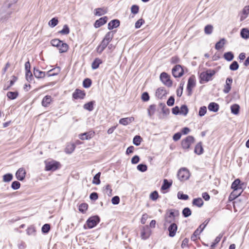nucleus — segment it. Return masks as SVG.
<instances>
[{
	"label": "nucleus",
	"instance_id": "obj_1",
	"mask_svg": "<svg viewBox=\"0 0 249 249\" xmlns=\"http://www.w3.org/2000/svg\"><path fill=\"white\" fill-rule=\"evenodd\" d=\"M215 69H208L202 71L198 75L199 82L200 84L207 83L213 80V77L216 73Z\"/></svg>",
	"mask_w": 249,
	"mask_h": 249
},
{
	"label": "nucleus",
	"instance_id": "obj_2",
	"mask_svg": "<svg viewBox=\"0 0 249 249\" xmlns=\"http://www.w3.org/2000/svg\"><path fill=\"white\" fill-rule=\"evenodd\" d=\"M44 163L46 171L54 172L61 167L60 162L53 159L45 160Z\"/></svg>",
	"mask_w": 249,
	"mask_h": 249
},
{
	"label": "nucleus",
	"instance_id": "obj_3",
	"mask_svg": "<svg viewBox=\"0 0 249 249\" xmlns=\"http://www.w3.org/2000/svg\"><path fill=\"white\" fill-rule=\"evenodd\" d=\"M101 218L98 215H94L89 217L84 224L85 230L91 229L96 227L100 222Z\"/></svg>",
	"mask_w": 249,
	"mask_h": 249
},
{
	"label": "nucleus",
	"instance_id": "obj_4",
	"mask_svg": "<svg viewBox=\"0 0 249 249\" xmlns=\"http://www.w3.org/2000/svg\"><path fill=\"white\" fill-rule=\"evenodd\" d=\"M195 141L196 139L193 136L188 135L181 140V146L185 151H188Z\"/></svg>",
	"mask_w": 249,
	"mask_h": 249
},
{
	"label": "nucleus",
	"instance_id": "obj_5",
	"mask_svg": "<svg viewBox=\"0 0 249 249\" xmlns=\"http://www.w3.org/2000/svg\"><path fill=\"white\" fill-rule=\"evenodd\" d=\"M16 8L3 9V6L1 7L0 13V21L5 22L11 17L12 14L15 11Z\"/></svg>",
	"mask_w": 249,
	"mask_h": 249
},
{
	"label": "nucleus",
	"instance_id": "obj_6",
	"mask_svg": "<svg viewBox=\"0 0 249 249\" xmlns=\"http://www.w3.org/2000/svg\"><path fill=\"white\" fill-rule=\"evenodd\" d=\"M185 67L180 64H177L172 69V75L175 78H180L185 73Z\"/></svg>",
	"mask_w": 249,
	"mask_h": 249
},
{
	"label": "nucleus",
	"instance_id": "obj_7",
	"mask_svg": "<svg viewBox=\"0 0 249 249\" xmlns=\"http://www.w3.org/2000/svg\"><path fill=\"white\" fill-rule=\"evenodd\" d=\"M196 86V77L194 75H192L188 79L186 87L187 95L191 96L193 93V89Z\"/></svg>",
	"mask_w": 249,
	"mask_h": 249
},
{
	"label": "nucleus",
	"instance_id": "obj_8",
	"mask_svg": "<svg viewBox=\"0 0 249 249\" xmlns=\"http://www.w3.org/2000/svg\"><path fill=\"white\" fill-rule=\"evenodd\" d=\"M160 79L162 83L166 87L170 88L173 85V81L171 79L170 75L166 72H162L160 75Z\"/></svg>",
	"mask_w": 249,
	"mask_h": 249
},
{
	"label": "nucleus",
	"instance_id": "obj_9",
	"mask_svg": "<svg viewBox=\"0 0 249 249\" xmlns=\"http://www.w3.org/2000/svg\"><path fill=\"white\" fill-rule=\"evenodd\" d=\"M177 177L180 181H185L189 178L190 172L187 168L182 167L178 171Z\"/></svg>",
	"mask_w": 249,
	"mask_h": 249
},
{
	"label": "nucleus",
	"instance_id": "obj_10",
	"mask_svg": "<svg viewBox=\"0 0 249 249\" xmlns=\"http://www.w3.org/2000/svg\"><path fill=\"white\" fill-rule=\"evenodd\" d=\"M246 186V183L241 181L239 178L235 179L231 183V189L234 191H238L242 190V192L244 191Z\"/></svg>",
	"mask_w": 249,
	"mask_h": 249
},
{
	"label": "nucleus",
	"instance_id": "obj_11",
	"mask_svg": "<svg viewBox=\"0 0 249 249\" xmlns=\"http://www.w3.org/2000/svg\"><path fill=\"white\" fill-rule=\"evenodd\" d=\"M86 95V93L84 90H81L79 89H76L72 94V99L73 100L84 99Z\"/></svg>",
	"mask_w": 249,
	"mask_h": 249
},
{
	"label": "nucleus",
	"instance_id": "obj_12",
	"mask_svg": "<svg viewBox=\"0 0 249 249\" xmlns=\"http://www.w3.org/2000/svg\"><path fill=\"white\" fill-rule=\"evenodd\" d=\"M151 234V230L148 225H145L142 227L141 232V237L142 239L145 240L148 239Z\"/></svg>",
	"mask_w": 249,
	"mask_h": 249
},
{
	"label": "nucleus",
	"instance_id": "obj_13",
	"mask_svg": "<svg viewBox=\"0 0 249 249\" xmlns=\"http://www.w3.org/2000/svg\"><path fill=\"white\" fill-rule=\"evenodd\" d=\"M164 215L175 220L176 217L179 215V212L178 210L175 209H169L166 211Z\"/></svg>",
	"mask_w": 249,
	"mask_h": 249
},
{
	"label": "nucleus",
	"instance_id": "obj_14",
	"mask_svg": "<svg viewBox=\"0 0 249 249\" xmlns=\"http://www.w3.org/2000/svg\"><path fill=\"white\" fill-rule=\"evenodd\" d=\"M95 135L94 130H91L79 134L78 137L82 140H89L93 138Z\"/></svg>",
	"mask_w": 249,
	"mask_h": 249
},
{
	"label": "nucleus",
	"instance_id": "obj_15",
	"mask_svg": "<svg viewBox=\"0 0 249 249\" xmlns=\"http://www.w3.org/2000/svg\"><path fill=\"white\" fill-rule=\"evenodd\" d=\"M26 171L23 167L19 168L16 172L15 176L17 180L23 181L25 179Z\"/></svg>",
	"mask_w": 249,
	"mask_h": 249
},
{
	"label": "nucleus",
	"instance_id": "obj_16",
	"mask_svg": "<svg viewBox=\"0 0 249 249\" xmlns=\"http://www.w3.org/2000/svg\"><path fill=\"white\" fill-rule=\"evenodd\" d=\"M233 82L232 78L231 76L228 77L226 80V83L224 86L223 91L224 93H229L231 89V85Z\"/></svg>",
	"mask_w": 249,
	"mask_h": 249
},
{
	"label": "nucleus",
	"instance_id": "obj_17",
	"mask_svg": "<svg viewBox=\"0 0 249 249\" xmlns=\"http://www.w3.org/2000/svg\"><path fill=\"white\" fill-rule=\"evenodd\" d=\"M173 181L172 179H164L162 184L160 187V190L163 194L167 193V191L164 192V190L169 189L172 185Z\"/></svg>",
	"mask_w": 249,
	"mask_h": 249
},
{
	"label": "nucleus",
	"instance_id": "obj_18",
	"mask_svg": "<svg viewBox=\"0 0 249 249\" xmlns=\"http://www.w3.org/2000/svg\"><path fill=\"white\" fill-rule=\"evenodd\" d=\"M178 228V227L176 223H173L170 224L167 228V230L169 231L168 236L170 237H174L176 234Z\"/></svg>",
	"mask_w": 249,
	"mask_h": 249
},
{
	"label": "nucleus",
	"instance_id": "obj_19",
	"mask_svg": "<svg viewBox=\"0 0 249 249\" xmlns=\"http://www.w3.org/2000/svg\"><path fill=\"white\" fill-rule=\"evenodd\" d=\"M108 20L107 16H104L95 20L93 24L95 28H98L105 24Z\"/></svg>",
	"mask_w": 249,
	"mask_h": 249
},
{
	"label": "nucleus",
	"instance_id": "obj_20",
	"mask_svg": "<svg viewBox=\"0 0 249 249\" xmlns=\"http://www.w3.org/2000/svg\"><path fill=\"white\" fill-rule=\"evenodd\" d=\"M121 22L119 19L115 18L110 21L107 24V29L110 31H112L114 29L119 27Z\"/></svg>",
	"mask_w": 249,
	"mask_h": 249
},
{
	"label": "nucleus",
	"instance_id": "obj_21",
	"mask_svg": "<svg viewBox=\"0 0 249 249\" xmlns=\"http://www.w3.org/2000/svg\"><path fill=\"white\" fill-rule=\"evenodd\" d=\"M33 73L35 77L37 79L43 78L46 75V73L45 71H40L36 67H34L33 68Z\"/></svg>",
	"mask_w": 249,
	"mask_h": 249
},
{
	"label": "nucleus",
	"instance_id": "obj_22",
	"mask_svg": "<svg viewBox=\"0 0 249 249\" xmlns=\"http://www.w3.org/2000/svg\"><path fill=\"white\" fill-rule=\"evenodd\" d=\"M168 94V92L163 87L159 88L156 91V96L159 99H161L163 97H165Z\"/></svg>",
	"mask_w": 249,
	"mask_h": 249
},
{
	"label": "nucleus",
	"instance_id": "obj_23",
	"mask_svg": "<svg viewBox=\"0 0 249 249\" xmlns=\"http://www.w3.org/2000/svg\"><path fill=\"white\" fill-rule=\"evenodd\" d=\"M18 0H6L3 4V9H6L12 7L16 8Z\"/></svg>",
	"mask_w": 249,
	"mask_h": 249
},
{
	"label": "nucleus",
	"instance_id": "obj_24",
	"mask_svg": "<svg viewBox=\"0 0 249 249\" xmlns=\"http://www.w3.org/2000/svg\"><path fill=\"white\" fill-rule=\"evenodd\" d=\"M194 153L197 155H201L204 153L202 142H199L195 146Z\"/></svg>",
	"mask_w": 249,
	"mask_h": 249
},
{
	"label": "nucleus",
	"instance_id": "obj_25",
	"mask_svg": "<svg viewBox=\"0 0 249 249\" xmlns=\"http://www.w3.org/2000/svg\"><path fill=\"white\" fill-rule=\"evenodd\" d=\"M61 71V68L59 66H57L55 68L52 69L51 70L48 71L46 73V75L48 77H52L57 75Z\"/></svg>",
	"mask_w": 249,
	"mask_h": 249
},
{
	"label": "nucleus",
	"instance_id": "obj_26",
	"mask_svg": "<svg viewBox=\"0 0 249 249\" xmlns=\"http://www.w3.org/2000/svg\"><path fill=\"white\" fill-rule=\"evenodd\" d=\"M25 79L33 76L31 71V64L29 60H28L25 63Z\"/></svg>",
	"mask_w": 249,
	"mask_h": 249
},
{
	"label": "nucleus",
	"instance_id": "obj_27",
	"mask_svg": "<svg viewBox=\"0 0 249 249\" xmlns=\"http://www.w3.org/2000/svg\"><path fill=\"white\" fill-rule=\"evenodd\" d=\"M95 101L94 100H91L83 105V108L89 112L92 111L94 109V106H95Z\"/></svg>",
	"mask_w": 249,
	"mask_h": 249
},
{
	"label": "nucleus",
	"instance_id": "obj_28",
	"mask_svg": "<svg viewBox=\"0 0 249 249\" xmlns=\"http://www.w3.org/2000/svg\"><path fill=\"white\" fill-rule=\"evenodd\" d=\"M53 99L51 95H45L41 101V105L44 107H48L52 102Z\"/></svg>",
	"mask_w": 249,
	"mask_h": 249
},
{
	"label": "nucleus",
	"instance_id": "obj_29",
	"mask_svg": "<svg viewBox=\"0 0 249 249\" xmlns=\"http://www.w3.org/2000/svg\"><path fill=\"white\" fill-rule=\"evenodd\" d=\"M135 119L133 117L123 118L119 120L120 124L126 126L134 121Z\"/></svg>",
	"mask_w": 249,
	"mask_h": 249
},
{
	"label": "nucleus",
	"instance_id": "obj_30",
	"mask_svg": "<svg viewBox=\"0 0 249 249\" xmlns=\"http://www.w3.org/2000/svg\"><path fill=\"white\" fill-rule=\"evenodd\" d=\"M208 110L213 112H217L219 109V105L215 102H211L208 106Z\"/></svg>",
	"mask_w": 249,
	"mask_h": 249
},
{
	"label": "nucleus",
	"instance_id": "obj_31",
	"mask_svg": "<svg viewBox=\"0 0 249 249\" xmlns=\"http://www.w3.org/2000/svg\"><path fill=\"white\" fill-rule=\"evenodd\" d=\"M117 31L116 30H112L108 32L105 36L103 40L107 41L109 43L112 40L114 35L116 34Z\"/></svg>",
	"mask_w": 249,
	"mask_h": 249
},
{
	"label": "nucleus",
	"instance_id": "obj_32",
	"mask_svg": "<svg viewBox=\"0 0 249 249\" xmlns=\"http://www.w3.org/2000/svg\"><path fill=\"white\" fill-rule=\"evenodd\" d=\"M69 48V46L68 44L63 40H62V42L59 44V47L57 48L60 53L67 52L68 51Z\"/></svg>",
	"mask_w": 249,
	"mask_h": 249
},
{
	"label": "nucleus",
	"instance_id": "obj_33",
	"mask_svg": "<svg viewBox=\"0 0 249 249\" xmlns=\"http://www.w3.org/2000/svg\"><path fill=\"white\" fill-rule=\"evenodd\" d=\"M103 63V60L99 58L96 57L91 63V68L93 70L97 69L100 65Z\"/></svg>",
	"mask_w": 249,
	"mask_h": 249
},
{
	"label": "nucleus",
	"instance_id": "obj_34",
	"mask_svg": "<svg viewBox=\"0 0 249 249\" xmlns=\"http://www.w3.org/2000/svg\"><path fill=\"white\" fill-rule=\"evenodd\" d=\"M192 203L193 206L201 208L204 204V201L202 198L196 197L193 199Z\"/></svg>",
	"mask_w": 249,
	"mask_h": 249
},
{
	"label": "nucleus",
	"instance_id": "obj_35",
	"mask_svg": "<svg viewBox=\"0 0 249 249\" xmlns=\"http://www.w3.org/2000/svg\"><path fill=\"white\" fill-rule=\"evenodd\" d=\"M107 12V8L104 7H100L95 9L94 11V14L97 16H102Z\"/></svg>",
	"mask_w": 249,
	"mask_h": 249
},
{
	"label": "nucleus",
	"instance_id": "obj_36",
	"mask_svg": "<svg viewBox=\"0 0 249 249\" xmlns=\"http://www.w3.org/2000/svg\"><path fill=\"white\" fill-rule=\"evenodd\" d=\"M226 39L225 38H221L215 44L214 48L216 50H221L226 44Z\"/></svg>",
	"mask_w": 249,
	"mask_h": 249
},
{
	"label": "nucleus",
	"instance_id": "obj_37",
	"mask_svg": "<svg viewBox=\"0 0 249 249\" xmlns=\"http://www.w3.org/2000/svg\"><path fill=\"white\" fill-rule=\"evenodd\" d=\"M230 108L231 113L232 114L237 115L239 114L240 107L238 104H234L231 106Z\"/></svg>",
	"mask_w": 249,
	"mask_h": 249
},
{
	"label": "nucleus",
	"instance_id": "obj_38",
	"mask_svg": "<svg viewBox=\"0 0 249 249\" xmlns=\"http://www.w3.org/2000/svg\"><path fill=\"white\" fill-rule=\"evenodd\" d=\"M234 57V53L231 51H229L224 53L223 55V57L225 60L228 62H231L232 61Z\"/></svg>",
	"mask_w": 249,
	"mask_h": 249
},
{
	"label": "nucleus",
	"instance_id": "obj_39",
	"mask_svg": "<svg viewBox=\"0 0 249 249\" xmlns=\"http://www.w3.org/2000/svg\"><path fill=\"white\" fill-rule=\"evenodd\" d=\"M19 92L18 90L15 91H8L6 94L7 98L10 100L16 99L18 96Z\"/></svg>",
	"mask_w": 249,
	"mask_h": 249
},
{
	"label": "nucleus",
	"instance_id": "obj_40",
	"mask_svg": "<svg viewBox=\"0 0 249 249\" xmlns=\"http://www.w3.org/2000/svg\"><path fill=\"white\" fill-rule=\"evenodd\" d=\"M240 36L244 39H248L249 38V29L247 28H243L241 29L240 33Z\"/></svg>",
	"mask_w": 249,
	"mask_h": 249
},
{
	"label": "nucleus",
	"instance_id": "obj_41",
	"mask_svg": "<svg viewBox=\"0 0 249 249\" xmlns=\"http://www.w3.org/2000/svg\"><path fill=\"white\" fill-rule=\"evenodd\" d=\"M14 176L12 173H8L2 176V181L5 183L10 182L13 180Z\"/></svg>",
	"mask_w": 249,
	"mask_h": 249
},
{
	"label": "nucleus",
	"instance_id": "obj_42",
	"mask_svg": "<svg viewBox=\"0 0 249 249\" xmlns=\"http://www.w3.org/2000/svg\"><path fill=\"white\" fill-rule=\"evenodd\" d=\"M156 105L155 104L150 105L147 108V114L149 117H151L155 113L156 110Z\"/></svg>",
	"mask_w": 249,
	"mask_h": 249
},
{
	"label": "nucleus",
	"instance_id": "obj_43",
	"mask_svg": "<svg viewBox=\"0 0 249 249\" xmlns=\"http://www.w3.org/2000/svg\"><path fill=\"white\" fill-rule=\"evenodd\" d=\"M76 145L74 143L68 144L65 149L66 153L70 154H71L75 150Z\"/></svg>",
	"mask_w": 249,
	"mask_h": 249
},
{
	"label": "nucleus",
	"instance_id": "obj_44",
	"mask_svg": "<svg viewBox=\"0 0 249 249\" xmlns=\"http://www.w3.org/2000/svg\"><path fill=\"white\" fill-rule=\"evenodd\" d=\"M179 114L186 116L189 112V108L186 104L182 105L179 108Z\"/></svg>",
	"mask_w": 249,
	"mask_h": 249
},
{
	"label": "nucleus",
	"instance_id": "obj_45",
	"mask_svg": "<svg viewBox=\"0 0 249 249\" xmlns=\"http://www.w3.org/2000/svg\"><path fill=\"white\" fill-rule=\"evenodd\" d=\"M192 213V210L189 207H185L182 211V216L184 218H187L191 215Z\"/></svg>",
	"mask_w": 249,
	"mask_h": 249
},
{
	"label": "nucleus",
	"instance_id": "obj_46",
	"mask_svg": "<svg viewBox=\"0 0 249 249\" xmlns=\"http://www.w3.org/2000/svg\"><path fill=\"white\" fill-rule=\"evenodd\" d=\"M101 172H98L97 174H96L93 178L92 181V183L95 185H99L101 183V180H100V176H101Z\"/></svg>",
	"mask_w": 249,
	"mask_h": 249
},
{
	"label": "nucleus",
	"instance_id": "obj_47",
	"mask_svg": "<svg viewBox=\"0 0 249 249\" xmlns=\"http://www.w3.org/2000/svg\"><path fill=\"white\" fill-rule=\"evenodd\" d=\"M70 32V29L69 26L67 24H65L61 30L58 32V34L62 35H68Z\"/></svg>",
	"mask_w": 249,
	"mask_h": 249
},
{
	"label": "nucleus",
	"instance_id": "obj_48",
	"mask_svg": "<svg viewBox=\"0 0 249 249\" xmlns=\"http://www.w3.org/2000/svg\"><path fill=\"white\" fill-rule=\"evenodd\" d=\"M92 85V80L89 78H86L83 81L82 85L85 89H88L91 87Z\"/></svg>",
	"mask_w": 249,
	"mask_h": 249
},
{
	"label": "nucleus",
	"instance_id": "obj_49",
	"mask_svg": "<svg viewBox=\"0 0 249 249\" xmlns=\"http://www.w3.org/2000/svg\"><path fill=\"white\" fill-rule=\"evenodd\" d=\"M142 141V138L138 135L135 136L133 139V143L137 146H139Z\"/></svg>",
	"mask_w": 249,
	"mask_h": 249
},
{
	"label": "nucleus",
	"instance_id": "obj_50",
	"mask_svg": "<svg viewBox=\"0 0 249 249\" xmlns=\"http://www.w3.org/2000/svg\"><path fill=\"white\" fill-rule=\"evenodd\" d=\"M177 197L178 199L183 200H187L189 198V196L188 195L184 194L183 192L181 191L178 192Z\"/></svg>",
	"mask_w": 249,
	"mask_h": 249
},
{
	"label": "nucleus",
	"instance_id": "obj_51",
	"mask_svg": "<svg viewBox=\"0 0 249 249\" xmlns=\"http://www.w3.org/2000/svg\"><path fill=\"white\" fill-rule=\"evenodd\" d=\"M89 205L86 203L80 204L78 207V210L82 213H85L88 210Z\"/></svg>",
	"mask_w": 249,
	"mask_h": 249
},
{
	"label": "nucleus",
	"instance_id": "obj_52",
	"mask_svg": "<svg viewBox=\"0 0 249 249\" xmlns=\"http://www.w3.org/2000/svg\"><path fill=\"white\" fill-rule=\"evenodd\" d=\"M148 167L144 163H141L137 166V169L142 173L145 172L147 170Z\"/></svg>",
	"mask_w": 249,
	"mask_h": 249
},
{
	"label": "nucleus",
	"instance_id": "obj_53",
	"mask_svg": "<svg viewBox=\"0 0 249 249\" xmlns=\"http://www.w3.org/2000/svg\"><path fill=\"white\" fill-rule=\"evenodd\" d=\"M239 68V65L236 61H233L229 66V69L231 71H236Z\"/></svg>",
	"mask_w": 249,
	"mask_h": 249
},
{
	"label": "nucleus",
	"instance_id": "obj_54",
	"mask_svg": "<svg viewBox=\"0 0 249 249\" xmlns=\"http://www.w3.org/2000/svg\"><path fill=\"white\" fill-rule=\"evenodd\" d=\"M58 18L54 17L49 21L48 25L50 27L53 28L58 24Z\"/></svg>",
	"mask_w": 249,
	"mask_h": 249
},
{
	"label": "nucleus",
	"instance_id": "obj_55",
	"mask_svg": "<svg viewBox=\"0 0 249 249\" xmlns=\"http://www.w3.org/2000/svg\"><path fill=\"white\" fill-rule=\"evenodd\" d=\"M184 82H181L179 85L178 89H177L176 93L178 97H181L183 90Z\"/></svg>",
	"mask_w": 249,
	"mask_h": 249
},
{
	"label": "nucleus",
	"instance_id": "obj_56",
	"mask_svg": "<svg viewBox=\"0 0 249 249\" xmlns=\"http://www.w3.org/2000/svg\"><path fill=\"white\" fill-rule=\"evenodd\" d=\"M159 197L160 196L159 195L158 192L156 190L152 192L149 196L150 199L154 201H156Z\"/></svg>",
	"mask_w": 249,
	"mask_h": 249
},
{
	"label": "nucleus",
	"instance_id": "obj_57",
	"mask_svg": "<svg viewBox=\"0 0 249 249\" xmlns=\"http://www.w3.org/2000/svg\"><path fill=\"white\" fill-rule=\"evenodd\" d=\"M51 230V225L50 224H45L41 228V232L43 234H46L49 233Z\"/></svg>",
	"mask_w": 249,
	"mask_h": 249
},
{
	"label": "nucleus",
	"instance_id": "obj_58",
	"mask_svg": "<svg viewBox=\"0 0 249 249\" xmlns=\"http://www.w3.org/2000/svg\"><path fill=\"white\" fill-rule=\"evenodd\" d=\"M223 236L222 234H219L214 240V241L212 242L211 248L213 249L214 248L217 244L219 243V242L220 241L222 237Z\"/></svg>",
	"mask_w": 249,
	"mask_h": 249
},
{
	"label": "nucleus",
	"instance_id": "obj_59",
	"mask_svg": "<svg viewBox=\"0 0 249 249\" xmlns=\"http://www.w3.org/2000/svg\"><path fill=\"white\" fill-rule=\"evenodd\" d=\"M210 221V218H207V219H206L204 221V222L203 223H202L198 226V227L197 228V229H198V230H199L200 231V232H202L203 231V230L205 229L206 227L207 226V225L208 224Z\"/></svg>",
	"mask_w": 249,
	"mask_h": 249
},
{
	"label": "nucleus",
	"instance_id": "obj_60",
	"mask_svg": "<svg viewBox=\"0 0 249 249\" xmlns=\"http://www.w3.org/2000/svg\"><path fill=\"white\" fill-rule=\"evenodd\" d=\"M20 186L21 184L19 182V180H15L12 182L11 185V188L13 190H17L20 188Z\"/></svg>",
	"mask_w": 249,
	"mask_h": 249
},
{
	"label": "nucleus",
	"instance_id": "obj_61",
	"mask_svg": "<svg viewBox=\"0 0 249 249\" xmlns=\"http://www.w3.org/2000/svg\"><path fill=\"white\" fill-rule=\"evenodd\" d=\"M213 31V26L211 24H207L204 27V33L206 35H211Z\"/></svg>",
	"mask_w": 249,
	"mask_h": 249
},
{
	"label": "nucleus",
	"instance_id": "obj_62",
	"mask_svg": "<svg viewBox=\"0 0 249 249\" xmlns=\"http://www.w3.org/2000/svg\"><path fill=\"white\" fill-rule=\"evenodd\" d=\"M36 228L34 226H30L26 229V233L28 235H35Z\"/></svg>",
	"mask_w": 249,
	"mask_h": 249
},
{
	"label": "nucleus",
	"instance_id": "obj_63",
	"mask_svg": "<svg viewBox=\"0 0 249 249\" xmlns=\"http://www.w3.org/2000/svg\"><path fill=\"white\" fill-rule=\"evenodd\" d=\"M62 42V40H60L59 38H54L53 39H52L50 43L51 45L57 48L59 47V44Z\"/></svg>",
	"mask_w": 249,
	"mask_h": 249
},
{
	"label": "nucleus",
	"instance_id": "obj_64",
	"mask_svg": "<svg viewBox=\"0 0 249 249\" xmlns=\"http://www.w3.org/2000/svg\"><path fill=\"white\" fill-rule=\"evenodd\" d=\"M140 7L139 5L133 4L130 8V11L132 14L135 15L139 12Z\"/></svg>",
	"mask_w": 249,
	"mask_h": 249
}]
</instances>
